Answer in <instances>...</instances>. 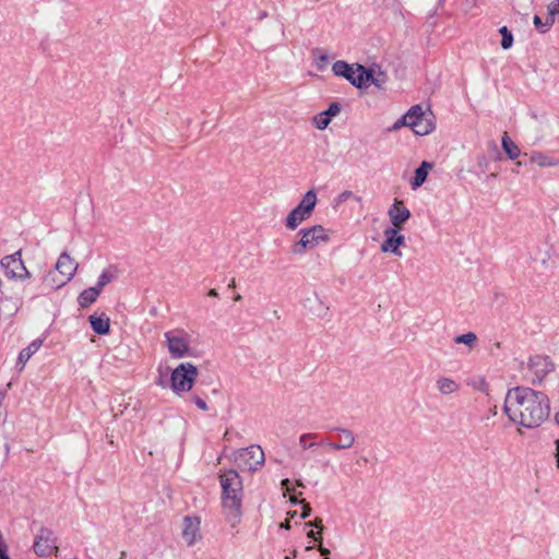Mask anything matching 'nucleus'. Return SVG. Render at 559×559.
Wrapping results in <instances>:
<instances>
[{
	"instance_id": "27",
	"label": "nucleus",
	"mask_w": 559,
	"mask_h": 559,
	"mask_svg": "<svg viewBox=\"0 0 559 559\" xmlns=\"http://www.w3.org/2000/svg\"><path fill=\"white\" fill-rule=\"evenodd\" d=\"M117 277V269L115 266H109L105 269L98 277L96 288H99V292L109 283H111Z\"/></svg>"
},
{
	"instance_id": "8",
	"label": "nucleus",
	"mask_w": 559,
	"mask_h": 559,
	"mask_svg": "<svg viewBox=\"0 0 559 559\" xmlns=\"http://www.w3.org/2000/svg\"><path fill=\"white\" fill-rule=\"evenodd\" d=\"M0 266L4 275L10 280L23 281L31 277V273L22 261L21 250L3 257L0 261Z\"/></svg>"
},
{
	"instance_id": "15",
	"label": "nucleus",
	"mask_w": 559,
	"mask_h": 559,
	"mask_svg": "<svg viewBox=\"0 0 559 559\" xmlns=\"http://www.w3.org/2000/svg\"><path fill=\"white\" fill-rule=\"evenodd\" d=\"M240 456L250 471H257L264 464V452L260 445H250L243 449Z\"/></svg>"
},
{
	"instance_id": "2",
	"label": "nucleus",
	"mask_w": 559,
	"mask_h": 559,
	"mask_svg": "<svg viewBox=\"0 0 559 559\" xmlns=\"http://www.w3.org/2000/svg\"><path fill=\"white\" fill-rule=\"evenodd\" d=\"M219 481L224 515L226 521L235 527L241 519L242 481L235 469L222 474Z\"/></svg>"
},
{
	"instance_id": "56",
	"label": "nucleus",
	"mask_w": 559,
	"mask_h": 559,
	"mask_svg": "<svg viewBox=\"0 0 559 559\" xmlns=\"http://www.w3.org/2000/svg\"><path fill=\"white\" fill-rule=\"evenodd\" d=\"M555 420H556V423L559 425V412H558V413H556V415H555Z\"/></svg>"
},
{
	"instance_id": "26",
	"label": "nucleus",
	"mask_w": 559,
	"mask_h": 559,
	"mask_svg": "<svg viewBox=\"0 0 559 559\" xmlns=\"http://www.w3.org/2000/svg\"><path fill=\"white\" fill-rule=\"evenodd\" d=\"M502 148L510 159H515L521 154L519 146L509 138L508 133L502 136Z\"/></svg>"
},
{
	"instance_id": "47",
	"label": "nucleus",
	"mask_w": 559,
	"mask_h": 559,
	"mask_svg": "<svg viewBox=\"0 0 559 559\" xmlns=\"http://www.w3.org/2000/svg\"><path fill=\"white\" fill-rule=\"evenodd\" d=\"M556 461H557V467L559 468V440H556Z\"/></svg>"
},
{
	"instance_id": "25",
	"label": "nucleus",
	"mask_w": 559,
	"mask_h": 559,
	"mask_svg": "<svg viewBox=\"0 0 559 559\" xmlns=\"http://www.w3.org/2000/svg\"><path fill=\"white\" fill-rule=\"evenodd\" d=\"M43 283L49 289L53 290L59 289L67 284L63 283V277L58 275V272L56 270L48 272V274L44 277Z\"/></svg>"
},
{
	"instance_id": "31",
	"label": "nucleus",
	"mask_w": 559,
	"mask_h": 559,
	"mask_svg": "<svg viewBox=\"0 0 559 559\" xmlns=\"http://www.w3.org/2000/svg\"><path fill=\"white\" fill-rule=\"evenodd\" d=\"M499 33L501 34L502 36V40H501V47L503 49H509L512 47L513 45V35L512 33L508 29L507 26H502L500 29H499Z\"/></svg>"
},
{
	"instance_id": "30",
	"label": "nucleus",
	"mask_w": 559,
	"mask_h": 559,
	"mask_svg": "<svg viewBox=\"0 0 559 559\" xmlns=\"http://www.w3.org/2000/svg\"><path fill=\"white\" fill-rule=\"evenodd\" d=\"M357 71H359L361 74V88L372 84V80L376 78V73L372 69H367L361 64H357Z\"/></svg>"
},
{
	"instance_id": "52",
	"label": "nucleus",
	"mask_w": 559,
	"mask_h": 559,
	"mask_svg": "<svg viewBox=\"0 0 559 559\" xmlns=\"http://www.w3.org/2000/svg\"><path fill=\"white\" fill-rule=\"evenodd\" d=\"M289 500H290V502H292L293 504L301 503V500H298V499H297L296 497H294V496H293V497H290V499H289Z\"/></svg>"
},
{
	"instance_id": "53",
	"label": "nucleus",
	"mask_w": 559,
	"mask_h": 559,
	"mask_svg": "<svg viewBox=\"0 0 559 559\" xmlns=\"http://www.w3.org/2000/svg\"><path fill=\"white\" fill-rule=\"evenodd\" d=\"M228 287H229V288H235V287H236V281H235V278H233V280L230 281V283L228 284Z\"/></svg>"
},
{
	"instance_id": "37",
	"label": "nucleus",
	"mask_w": 559,
	"mask_h": 559,
	"mask_svg": "<svg viewBox=\"0 0 559 559\" xmlns=\"http://www.w3.org/2000/svg\"><path fill=\"white\" fill-rule=\"evenodd\" d=\"M474 388L477 389L478 391L488 394L489 384L484 378H479L478 381L474 384Z\"/></svg>"
},
{
	"instance_id": "59",
	"label": "nucleus",
	"mask_w": 559,
	"mask_h": 559,
	"mask_svg": "<svg viewBox=\"0 0 559 559\" xmlns=\"http://www.w3.org/2000/svg\"><path fill=\"white\" fill-rule=\"evenodd\" d=\"M321 61H326V57L325 56H321Z\"/></svg>"
},
{
	"instance_id": "13",
	"label": "nucleus",
	"mask_w": 559,
	"mask_h": 559,
	"mask_svg": "<svg viewBox=\"0 0 559 559\" xmlns=\"http://www.w3.org/2000/svg\"><path fill=\"white\" fill-rule=\"evenodd\" d=\"M392 228L401 229L409 217L411 212L401 200H395L388 211Z\"/></svg>"
},
{
	"instance_id": "4",
	"label": "nucleus",
	"mask_w": 559,
	"mask_h": 559,
	"mask_svg": "<svg viewBox=\"0 0 559 559\" xmlns=\"http://www.w3.org/2000/svg\"><path fill=\"white\" fill-rule=\"evenodd\" d=\"M316 204L317 193L311 189L304 194L298 205L288 213L285 219V226L290 230H295L302 222L312 215Z\"/></svg>"
},
{
	"instance_id": "20",
	"label": "nucleus",
	"mask_w": 559,
	"mask_h": 559,
	"mask_svg": "<svg viewBox=\"0 0 559 559\" xmlns=\"http://www.w3.org/2000/svg\"><path fill=\"white\" fill-rule=\"evenodd\" d=\"M41 344V340H34L27 347L20 352L16 364L20 367V370L24 368L29 358L40 348Z\"/></svg>"
},
{
	"instance_id": "11",
	"label": "nucleus",
	"mask_w": 559,
	"mask_h": 559,
	"mask_svg": "<svg viewBox=\"0 0 559 559\" xmlns=\"http://www.w3.org/2000/svg\"><path fill=\"white\" fill-rule=\"evenodd\" d=\"M357 64H348L343 60L333 63L332 71L336 76L345 78L352 85L361 88V74L357 71Z\"/></svg>"
},
{
	"instance_id": "29",
	"label": "nucleus",
	"mask_w": 559,
	"mask_h": 559,
	"mask_svg": "<svg viewBox=\"0 0 559 559\" xmlns=\"http://www.w3.org/2000/svg\"><path fill=\"white\" fill-rule=\"evenodd\" d=\"M559 14V0H552L547 5V17L545 20L546 26H552L556 20V16Z\"/></svg>"
},
{
	"instance_id": "43",
	"label": "nucleus",
	"mask_w": 559,
	"mask_h": 559,
	"mask_svg": "<svg viewBox=\"0 0 559 559\" xmlns=\"http://www.w3.org/2000/svg\"><path fill=\"white\" fill-rule=\"evenodd\" d=\"M282 489L285 492H290L293 490L289 479L286 478L282 480Z\"/></svg>"
},
{
	"instance_id": "41",
	"label": "nucleus",
	"mask_w": 559,
	"mask_h": 559,
	"mask_svg": "<svg viewBox=\"0 0 559 559\" xmlns=\"http://www.w3.org/2000/svg\"><path fill=\"white\" fill-rule=\"evenodd\" d=\"M301 504H302L301 518L307 519L311 514V507L308 503H306L305 500H301Z\"/></svg>"
},
{
	"instance_id": "14",
	"label": "nucleus",
	"mask_w": 559,
	"mask_h": 559,
	"mask_svg": "<svg viewBox=\"0 0 559 559\" xmlns=\"http://www.w3.org/2000/svg\"><path fill=\"white\" fill-rule=\"evenodd\" d=\"M78 266V263L64 251L57 260L56 271L63 277V283H69L75 275Z\"/></svg>"
},
{
	"instance_id": "42",
	"label": "nucleus",
	"mask_w": 559,
	"mask_h": 559,
	"mask_svg": "<svg viewBox=\"0 0 559 559\" xmlns=\"http://www.w3.org/2000/svg\"><path fill=\"white\" fill-rule=\"evenodd\" d=\"M306 525L307 526H314V527H317L319 530L323 528L322 519H319V518L314 519V521H312V522H307Z\"/></svg>"
},
{
	"instance_id": "12",
	"label": "nucleus",
	"mask_w": 559,
	"mask_h": 559,
	"mask_svg": "<svg viewBox=\"0 0 559 559\" xmlns=\"http://www.w3.org/2000/svg\"><path fill=\"white\" fill-rule=\"evenodd\" d=\"M384 241L381 245L383 252H391L397 257H402V252L399 247L404 245L405 237L399 234V229L389 227L384 230Z\"/></svg>"
},
{
	"instance_id": "61",
	"label": "nucleus",
	"mask_w": 559,
	"mask_h": 559,
	"mask_svg": "<svg viewBox=\"0 0 559 559\" xmlns=\"http://www.w3.org/2000/svg\"><path fill=\"white\" fill-rule=\"evenodd\" d=\"M312 548V546H307L306 550H311Z\"/></svg>"
},
{
	"instance_id": "51",
	"label": "nucleus",
	"mask_w": 559,
	"mask_h": 559,
	"mask_svg": "<svg viewBox=\"0 0 559 559\" xmlns=\"http://www.w3.org/2000/svg\"><path fill=\"white\" fill-rule=\"evenodd\" d=\"M297 557V550H294L290 555L286 556L285 559H295Z\"/></svg>"
},
{
	"instance_id": "35",
	"label": "nucleus",
	"mask_w": 559,
	"mask_h": 559,
	"mask_svg": "<svg viewBox=\"0 0 559 559\" xmlns=\"http://www.w3.org/2000/svg\"><path fill=\"white\" fill-rule=\"evenodd\" d=\"M341 111V106L338 103H332L329 108L323 111L330 119L336 116Z\"/></svg>"
},
{
	"instance_id": "24",
	"label": "nucleus",
	"mask_w": 559,
	"mask_h": 559,
	"mask_svg": "<svg viewBox=\"0 0 559 559\" xmlns=\"http://www.w3.org/2000/svg\"><path fill=\"white\" fill-rule=\"evenodd\" d=\"M428 114L423 110L420 105L412 106L408 111L401 117L402 123H407V127L412 126V121H419L425 118Z\"/></svg>"
},
{
	"instance_id": "39",
	"label": "nucleus",
	"mask_w": 559,
	"mask_h": 559,
	"mask_svg": "<svg viewBox=\"0 0 559 559\" xmlns=\"http://www.w3.org/2000/svg\"><path fill=\"white\" fill-rule=\"evenodd\" d=\"M8 547L2 540V535L0 534V559H9Z\"/></svg>"
},
{
	"instance_id": "6",
	"label": "nucleus",
	"mask_w": 559,
	"mask_h": 559,
	"mask_svg": "<svg viewBox=\"0 0 559 559\" xmlns=\"http://www.w3.org/2000/svg\"><path fill=\"white\" fill-rule=\"evenodd\" d=\"M555 362L549 356L534 355L528 358V380L533 383H540L550 372L555 371Z\"/></svg>"
},
{
	"instance_id": "33",
	"label": "nucleus",
	"mask_w": 559,
	"mask_h": 559,
	"mask_svg": "<svg viewBox=\"0 0 559 559\" xmlns=\"http://www.w3.org/2000/svg\"><path fill=\"white\" fill-rule=\"evenodd\" d=\"M330 121L331 119L326 115H324L323 111L314 117V124L316 128L319 130H324L325 128H328Z\"/></svg>"
},
{
	"instance_id": "36",
	"label": "nucleus",
	"mask_w": 559,
	"mask_h": 559,
	"mask_svg": "<svg viewBox=\"0 0 559 559\" xmlns=\"http://www.w3.org/2000/svg\"><path fill=\"white\" fill-rule=\"evenodd\" d=\"M385 82H386V76L383 72L380 71L376 74L374 80H372V85L381 88V87H383Z\"/></svg>"
},
{
	"instance_id": "50",
	"label": "nucleus",
	"mask_w": 559,
	"mask_h": 559,
	"mask_svg": "<svg viewBox=\"0 0 559 559\" xmlns=\"http://www.w3.org/2000/svg\"><path fill=\"white\" fill-rule=\"evenodd\" d=\"M281 528L289 530L290 528V522L287 520L284 523L281 524Z\"/></svg>"
},
{
	"instance_id": "32",
	"label": "nucleus",
	"mask_w": 559,
	"mask_h": 559,
	"mask_svg": "<svg viewBox=\"0 0 559 559\" xmlns=\"http://www.w3.org/2000/svg\"><path fill=\"white\" fill-rule=\"evenodd\" d=\"M477 341V336L473 332H467L465 334L459 335L454 338L456 344H465L472 347Z\"/></svg>"
},
{
	"instance_id": "40",
	"label": "nucleus",
	"mask_w": 559,
	"mask_h": 559,
	"mask_svg": "<svg viewBox=\"0 0 559 559\" xmlns=\"http://www.w3.org/2000/svg\"><path fill=\"white\" fill-rule=\"evenodd\" d=\"M192 400H193L194 404H195L200 409H202V411H207V409H209L207 404H206V403H205V401H204V400H202L201 397H199V396H193V399H192Z\"/></svg>"
},
{
	"instance_id": "23",
	"label": "nucleus",
	"mask_w": 559,
	"mask_h": 559,
	"mask_svg": "<svg viewBox=\"0 0 559 559\" xmlns=\"http://www.w3.org/2000/svg\"><path fill=\"white\" fill-rule=\"evenodd\" d=\"M99 294V288H96L95 286L84 289L78 297V302L80 307L87 308L88 306L96 301Z\"/></svg>"
},
{
	"instance_id": "9",
	"label": "nucleus",
	"mask_w": 559,
	"mask_h": 559,
	"mask_svg": "<svg viewBox=\"0 0 559 559\" xmlns=\"http://www.w3.org/2000/svg\"><path fill=\"white\" fill-rule=\"evenodd\" d=\"M33 548L39 557L51 556L58 550L53 532L48 527L41 526L35 537Z\"/></svg>"
},
{
	"instance_id": "60",
	"label": "nucleus",
	"mask_w": 559,
	"mask_h": 559,
	"mask_svg": "<svg viewBox=\"0 0 559 559\" xmlns=\"http://www.w3.org/2000/svg\"><path fill=\"white\" fill-rule=\"evenodd\" d=\"M292 518H294L296 515V511H293L292 513H289Z\"/></svg>"
},
{
	"instance_id": "45",
	"label": "nucleus",
	"mask_w": 559,
	"mask_h": 559,
	"mask_svg": "<svg viewBox=\"0 0 559 559\" xmlns=\"http://www.w3.org/2000/svg\"><path fill=\"white\" fill-rule=\"evenodd\" d=\"M353 192L349 190H345L340 194L341 200H347L349 197H352Z\"/></svg>"
},
{
	"instance_id": "21",
	"label": "nucleus",
	"mask_w": 559,
	"mask_h": 559,
	"mask_svg": "<svg viewBox=\"0 0 559 559\" xmlns=\"http://www.w3.org/2000/svg\"><path fill=\"white\" fill-rule=\"evenodd\" d=\"M436 386L438 391L443 395H449L460 390V384L455 380L448 377H440L437 379Z\"/></svg>"
},
{
	"instance_id": "5",
	"label": "nucleus",
	"mask_w": 559,
	"mask_h": 559,
	"mask_svg": "<svg viewBox=\"0 0 559 559\" xmlns=\"http://www.w3.org/2000/svg\"><path fill=\"white\" fill-rule=\"evenodd\" d=\"M197 377V367L191 362H182L171 372L170 388L178 395L189 392L193 388Z\"/></svg>"
},
{
	"instance_id": "22",
	"label": "nucleus",
	"mask_w": 559,
	"mask_h": 559,
	"mask_svg": "<svg viewBox=\"0 0 559 559\" xmlns=\"http://www.w3.org/2000/svg\"><path fill=\"white\" fill-rule=\"evenodd\" d=\"M530 160L539 167H556L559 166V159L548 156L540 152H532L530 154Z\"/></svg>"
},
{
	"instance_id": "58",
	"label": "nucleus",
	"mask_w": 559,
	"mask_h": 559,
	"mask_svg": "<svg viewBox=\"0 0 559 559\" xmlns=\"http://www.w3.org/2000/svg\"><path fill=\"white\" fill-rule=\"evenodd\" d=\"M296 484H297V486H299V487H304V484H302V481H300V480H297V481H296Z\"/></svg>"
},
{
	"instance_id": "17",
	"label": "nucleus",
	"mask_w": 559,
	"mask_h": 559,
	"mask_svg": "<svg viewBox=\"0 0 559 559\" xmlns=\"http://www.w3.org/2000/svg\"><path fill=\"white\" fill-rule=\"evenodd\" d=\"M88 321L91 323V326L93 331L96 334L105 335L109 332L110 329V321L109 318L103 313L100 316L92 314L88 317Z\"/></svg>"
},
{
	"instance_id": "46",
	"label": "nucleus",
	"mask_w": 559,
	"mask_h": 559,
	"mask_svg": "<svg viewBox=\"0 0 559 559\" xmlns=\"http://www.w3.org/2000/svg\"><path fill=\"white\" fill-rule=\"evenodd\" d=\"M318 534L319 533H316L314 531H310V532H308V537L313 538L314 540L321 542L322 537L321 536H317Z\"/></svg>"
},
{
	"instance_id": "49",
	"label": "nucleus",
	"mask_w": 559,
	"mask_h": 559,
	"mask_svg": "<svg viewBox=\"0 0 559 559\" xmlns=\"http://www.w3.org/2000/svg\"><path fill=\"white\" fill-rule=\"evenodd\" d=\"M207 295H209L210 297H217V296H218V293H217V290H216V289L212 288V289H210V290H209Z\"/></svg>"
},
{
	"instance_id": "54",
	"label": "nucleus",
	"mask_w": 559,
	"mask_h": 559,
	"mask_svg": "<svg viewBox=\"0 0 559 559\" xmlns=\"http://www.w3.org/2000/svg\"><path fill=\"white\" fill-rule=\"evenodd\" d=\"M490 414L492 416H496L497 415V406H493L491 409H490Z\"/></svg>"
},
{
	"instance_id": "55",
	"label": "nucleus",
	"mask_w": 559,
	"mask_h": 559,
	"mask_svg": "<svg viewBox=\"0 0 559 559\" xmlns=\"http://www.w3.org/2000/svg\"><path fill=\"white\" fill-rule=\"evenodd\" d=\"M234 300L235 301H240L241 300V295L237 294L234 296Z\"/></svg>"
},
{
	"instance_id": "34",
	"label": "nucleus",
	"mask_w": 559,
	"mask_h": 559,
	"mask_svg": "<svg viewBox=\"0 0 559 559\" xmlns=\"http://www.w3.org/2000/svg\"><path fill=\"white\" fill-rule=\"evenodd\" d=\"M533 23L535 25V27L542 33V34H545L546 32H548L550 29L551 26H546L545 25V22H543V20L540 19V16L538 15H535L533 17Z\"/></svg>"
},
{
	"instance_id": "7",
	"label": "nucleus",
	"mask_w": 559,
	"mask_h": 559,
	"mask_svg": "<svg viewBox=\"0 0 559 559\" xmlns=\"http://www.w3.org/2000/svg\"><path fill=\"white\" fill-rule=\"evenodd\" d=\"M164 337L171 358L180 359L189 354V335L183 330L165 332Z\"/></svg>"
},
{
	"instance_id": "16",
	"label": "nucleus",
	"mask_w": 559,
	"mask_h": 559,
	"mask_svg": "<svg viewBox=\"0 0 559 559\" xmlns=\"http://www.w3.org/2000/svg\"><path fill=\"white\" fill-rule=\"evenodd\" d=\"M200 519L186 516L183 519L182 538L188 546L194 545L200 538Z\"/></svg>"
},
{
	"instance_id": "28",
	"label": "nucleus",
	"mask_w": 559,
	"mask_h": 559,
	"mask_svg": "<svg viewBox=\"0 0 559 559\" xmlns=\"http://www.w3.org/2000/svg\"><path fill=\"white\" fill-rule=\"evenodd\" d=\"M318 437L319 436L317 433H314V432L302 433L299 437V440H298L299 447L302 450H309V449H312V448H314L317 445H322L321 441L320 442L316 441L318 439Z\"/></svg>"
},
{
	"instance_id": "38",
	"label": "nucleus",
	"mask_w": 559,
	"mask_h": 559,
	"mask_svg": "<svg viewBox=\"0 0 559 559\" xmlns=\"http://www.w3.org/2000/svg\"><path fill=\"white\" fill-rule=\"evenodd\" d=\"M550 258H551V250H547L546 258L542 259V264L545 267H554L555 266V261H550Z\"/></svg>"
},
{
	"instance_id": "19",
	"label": "nucleus",
	"mask_w": 559,
	"mask_h": 559,
	"mask_svg": "<svg viewBox=\"0 0 559 559\" xmlns=\"http://www.w3.org/2000/svg\"><path fill=\"white\" fill-rule=\"evenodd\" d=\"M432 114L428 115L419 121H412V130L417 135H427L435 130V123L431 118Z\"/></svg>"
},
{
	"instance_id": "10",
	"label": "nucleus",
	"mask_w": 559,
	"mask_h": 559,
	"mask_svg": "<svg viewBox=\"0 0 559 559\" xmlns=\"http://www.w3.org/2000/svg\"><path fill=\"white\" fill-rule=\"evenodd\" d=\"M331 431H335L338 433V441H330L329 439H322L321 444L326 445L330 450L333 451H341V450H347L350 449L355 442L356 437L355 433L348 429L343 427H332L330 428Z\"/></svg>"
},
{
	"instance_id": "48",
	"label": "nucleus",
	"mask_w": 559,
	"mask_h": 559,
	"mask_svg": "<svg viewBox=\"0 0 559 559\" xmlns=\"http://www.w3.org/2000/svg\"><path fill=\"white\" fill-rule=\"evenodd\" d=\"M402 126H407V123H402L401 122V118L393 124L392 127V130H397L400 129Z\"/></svg>"
},
{
	"instance_id": "44",
	"label": "nucleus",
	"mask_w": 559,
	"mask_h": 559,
	"mask_svg": "<svg viewBox=\"0 0 559 559\" xmlns=\"http://www.w3.org/2000/svg\"><path fill=\"white\" fill-rule=\"evenodd\" d=\"M319 551L323 556L324 559H330V550L328 548H324L323 546H319Z\"/></svg>"
},
{
	"instance_id": "57",
	"label": "nucleus",
	"mask_w": 559,
	"mask_h": 559,
	"mask_svg": "<svg viewBox=\"0 0 559 559\" xmlns=\"http://www.w3.org/2000/svg\"><path fill=\"white\" fill-rule=\"evenodd\" d=\"M157 384H158V385H160V386H163V388H165V386H166V385H165V383H164L162 380H159V381L157 382Z\"/></svg>"
},
{
	"instance_id": "3",
	"label": "nucleus",
	"mask_w": 559,
	"mask_h": 559,
	"mask_svg": "<svg viewBox=\"0 0 559 559\" xmlns=\"http://www.w3.org/2000/svg\"><path fill=\"white\" fill-rule=\"evenodd\" d=\"M298 236L300 237L299 240L292 246V252L298 255H302L308 249H313L321 242L330 240L329 230L321 225L301 228Z\"/></svg>"
},
{
	"instance_id": "18",
	"label": "nucleus",
	"mask_w": 559,
	"mask_h": 559,
	"mask_svg": "<svg viewBox=\"0 0 559 559\" xmlns=\"http://www.w3.org/2000/svg\"><path fill=\"white\" fill-rule=\"evenodd\" d=\"M432 168V164L429 162H421L420 166L415 169L414 177L411 180V187L413 190L418 189L427 180L428 171Z\"/></svg>"
},
{
	"instance_id": "1",
	"label": "nucleus",
	"mask_w": 559,
	"mask_h": 559,
	"mask_svg": "<svg viewBox=\"0 0 559 559\" xmlns=\"http://www.w3.org/2000/svg\"><path fill=\"white\" fill-rule=\"evenodd\" d=\"M503 412L514 424L530 429L537 428L549 417L550 402L540 391L515 386L506 394Z\"/></svg>"
}]
</instances>
